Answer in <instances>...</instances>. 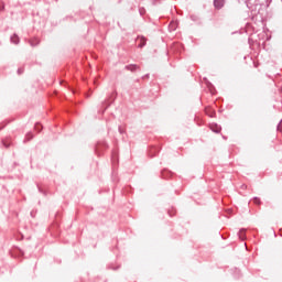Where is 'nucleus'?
I'll return each instance as SVG.
<instances>
[{
  "instance_id": "1",
  "label": "nucleus",
  "mask_w": 282,
  "mask_h": 282,
  "mask_svg": "<svg viewBox=\"0 0 282 282\" xmlns=\"http://www.w3.org/2000/svg\"><path fill=\"white\" fill-rule=\"evenodd\" d=\"M215 8H224V0H214Z\"/></svg>"
},
{
  "instance_id": "2",
  "label": "nucleus",
  "mask_w": 282,
  "mask_h": 282,
  "mask_svg": "<svg viewBox=\"0 0 282 282\" xmlns=\"http://www.w3.org/2000/svg\"><path fill=\"white\" fill-rule=\"evenodd\" d=\"M12 43H19V37L17 35H13L11 37Z\"/></svg>"
},
{
  "instance_id": "3",
  "label": "nucleus",
  "mask_w": 282,
  "mask_h": 282,
  "mask_svg": "<svg viewBox=\"0 0 282 282\" xmlns=\"http://www.w3.org/2000/svg\"><path fill=\"white\" fill-rule=\"evenodd\" d=\"M212 130L216 133H219V131H221V128L219 126H216V129L212 128Z\"/></svg>"
},
{
  "instance_id": "4",
  "label": "nucleus",
  "mask_w": 282,
  "mask_h": 282,
  "mask_svg": "<svg viewBox=\"0 0 282 282\" xmlns=\"http://www.w3.org/2000/svg\"><path fill=\"white\" fill-rule=\"evenodd\" d=\"M130 69H131V72H135V69H138V66L137 65H132V66H130Z\"/></svg>"
},
{
  "instance_id": "5",
  "label": "nucleus",
  "mask_w": 282,
  "mask_h": 282,
  "mask_svg": "<svg viewBox=\"0 0 282 282\" xmlns=\"http://www.w3.org/2000/svg\"><path fill=\"white\" fill-rule=\"evenodd\" d=\"M254 203H256V204H259V199L256 198V199H254Z\"/></svg>"
}]
</instances>
